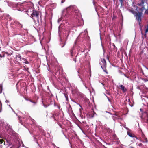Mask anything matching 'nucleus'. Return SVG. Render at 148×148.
Returning <instances> with one entry per match:
<instances>
[{"mask_svg": "<svg viewBox=\"0 0 148 148\" xmlns=\"http://www.w3.org/2000/svg\"><path fill=\"white\" fill-rule=\"evenodd\" d=\"M100 64L103 71L107 74L108 73L106 71V63L105 60L104 59H101Z\"/></svg>", "mask_w": 148, "mask_h": 148, "instance_id": "1", "label": "nucleus"}, {"mask_svg": "<svg viewBox=\"0 0 148 148\" xmlns=\"http://www.w3.org/2000/svg\"><path fill=\"white\" fill-rule=\"evenodd\" d=\"M129 11L133 14L136 17V19L140 22L141 21V14L139 12L138 14L133 10H129Z\"/></svg>", "mask_w": 148, "mask_h": 148, "instance_id": "2", "label": "nucleus"}, {"mask_svg": "<svg viewBox=\"0 0 148 148\" xmlns=\"http://www.w3.org/2000/svg\"><path fill=\"white\" fill-rule=\"evenodd\" d=\"M144 3V1H142L141 3L138 4L139 6H141V8H139V9H138L137 6H134V9L138 12H139L140 11H142L145 9L144 6L143 5Z\"/></svg>", "mask_w": 148, "mask_h": 148, "instance_id": "3", "label": "nucleus"}, {"mask_svg": "<svg viewBox=\"0 0 148 148\" xmlns=\"http://www.w3.org/2000/svg\"><path fill=\"white\" fill-rule=\"evenodd\" d=\"M39 14L38 12L36 11H33V13L31 14L32 18L33 19H34V17H36L37 18H38Z\"/></svg>", "mask_w": 148, "mask_h": 148, "instance_id": "4", "label": "nucleus"}, {"mask_svg": "<svg viewBox=\"0 0 148 148\" xmlns=\"http://www.w3.org/2000/svg\"><path fill=\"white\" fill-rule=\"evenodd\" d=\"M70 52L71 53V56L72 57H77L78 54V53H77L75 51L74 47H73V48L71 50Z\"/></svg>", "mask_w": 148, "mask_h": 148, "instance_id": "5", "label": "nucleus"}, {"mask_svg": "<svg viewBox=\"0 0 148 148\" xmlns=\"http://www.w3.org/2000/svg\"><path fill=\"white\" fill-rule=\"evenodd\" d=\"M64 38H60V41L62 42V43H64V45L61 47H63L65 45L66 43L64 41L66 40L65 39H64Z\"/></svg>", "mask_w": 148, "mask_h": 148, "instance_id": "6", "label": "nucleus"}, {"mask_svg": "<svg viewBox=\"0 0 148 148\" xmlns=\"http://www.w3.org/2000/svg\"><path fill=\"white\" fill-rule=\"evenodd\" d=\"M120 87L121 88V89L123 92H125L126 91V89L125 88L123 85H121L120 86Z\"/></svg>", "mask_w": 148, "mask_h": 148, "instance_id": "7", "label": "nucleus"}, {"mask_svg": "<svg viewBox=\"0 0 148 148\" xmlns=\"http://www.w3.org/2000/svg\"><path fill=\"white\" fill-rule=\"evenodd\" d=\"M3 140L2 139L0 140V148H2L3 145H4L5 143L3 142Z\"/></svg>", "mask_w": 148, "mask_h": 148, "instance_id": "8", "label": "nucleus"}, {"mask_svg": "<svg viewBox=\"0 0 148 148\" xmlns=\"http://www.w3.org/2000/svg\"><path fill=\"white\" fill-rule=\"evenodd\" d=\"M142 137L143 138V139H144L145 140L144 141V142H147V138L145 137L143 133H142Z\"/></svg>", "mask_w": 148, "mask_h": 148, "instance_id": "9", "label": "nucleus"}, {"mask_svg": "<svg viewBox=\"0 0 148 148\" xmlns=\"http://www.w3.org/2000/svg\"><path fill=\"white\" fill-rule=\"evenodd\" d=\"M70 7H69L67 8L66 9L64 10L63 13V15H65L66 13H67V10L68 9H69Z\"/></svg>", "mask_w": 148, "mask_h": 148, "instance_id": "10", "label": "nucleus"}, {"mask_svg": "<svg viewBox=\"0 0 148 148\" xmlns=\"http://www.w3.org/2000/svg\"><path fill=\"white\" fill-rule=\"evenodd\" d=\"M127 134L130 137H134V134H133L129 132H127Z\"/></svg>", "mask_w": 148, "mask_h": 148, "instance_id": "11", "label": "nucleus"}, {"mask_svg": "<svg viewBox=\"0 0 148 148\" xmlns=\"http://www.w3.org/2000/svg\"><path fill=\"white\" fill-rule=\"evenodd\" d=\"M16 58L18 61L21 60V56L19 55H17L16 56Z\"/></svg>", "mask_w": 148, "mask_h": 148, "instance_id": "12", "label": "nucleus"}, {"mask_svg": "<svg viewBox=\"0 0 148 148\" xmlns=\"http://www.w3.org/2000/svg\"><path fill=\"white\" fill-rule=\"evenodd\" d=\"M44 38H42V39H41L40 38V42L41 44H42V43L44 42L43 40H44Z\"/></svg>", "mask_w": 148, "mask_h": 148, "instance_id": "13", "label": "nucleus"}, {"mask_svg": "<svg viewBox=\"0 0 148 148\" xmlns=\"http://www.w3.org/2000/svg\"><path fill=\"white\" fill-rule=\"evenodd\" d=\"M2 86L1 85H0V93H2Z\"/></svg>", "mask_w": 148, "mask_h": 148, "instance_id": "14", "label": "nucleus"}, {"mask_svg": "<svg viewBox=\"0 0 148 148\" xmlns=\"http://www.w3.org/2000/svg\"><path fill=\"white\" fill-rule=\"evenodd\" d=\"M64 96L66 98V101H68V97L67 95L64 94Z\"/></svg>", "mask_w": 148, "mask_h": 148, "instance_id": "15", "label": "nucleus"}, {"mask_svg": "<svg viewBox=\"0 0 148 148\" xmlns=\"http://www.w3.org/2000/svg\"><path fill=\"white\" fill-rule=\"evenodd\" d=\"M124 0H120V3H121V5H122V4L123 3V1Z\"/></svg>", "mask_w": 148, "mask_h": 148, "instance_id": "16", "label": "nucleus"}, {"mask_svg": "<svg viewBox=\"0 0 148 148\" xmlns=\"http://www.w3.org/2000/svg\"><path fill=\"white\" fill-rule=\"evenodd\" d=\"M23 62L25 63L26 64H28L29 63L28 61L26 60H25V61L24 62Z\"/></svg>", "mask_w": 148, "mask_h": 148, "instance_id": "17", "label": "nucleus"}, {"mask_svg": "<svg viewBox=\"0 0 148 148\" xmlns=\"http://www.w3.org/2000/svg\"><path fill=\"white\" fill-rule=\"evenodd\" d=\"M9 106L11 108V109L12 110V111L14 112L15 113V111L14 110H13V109H12V107H11L10 106V105H9Z\"/></svg>", "mask_w": 148, "mask_h": 148, "instance_id": "18", "label": "nucleus"}, {"mask_svg": "<svg viewBox=\"0 0 148 148\" xmlns=\"http://www.w3.org/2000/svg\"><path fill=\"white\" fill-rule=\"evenodd\" d=\"M3 121L2 120H0V125H1V124H2Z\"/></svg>", "mask_w": 148, "mask_h": 148, "instance_id": "19", "label": "nucleus"}, {"mask_svg": "<svg viewBox=\"0 0 148 148\" xmlns=\"http://www.w3.org/2000/svg\"><path fill=\"white\" fill-rule=\"evenodd\" d=\"M61 20V18H60V19H58V23H59V22H60Z\"/></svg>", "mask_w": 148, "mask_h": 148, "instance_id": "20", "label": "nucleus"}, {"mask_svg": "<svg viewBox=\"0 0 148 148\" xmlns=\"http://www.w3.org/2000/svg\"><path fill=\"white\" fill-rule=\"evenodd\" d=\"M145 13H146L147 14H148V10L147 11V10H146V11H145Z\"/></svg>", "mask_w": 148, "mask_h": 148, "instance_id": "21", "label": "nucleus"}, {"mask_svg": "<svg viewBox=\"0 0 148 148\" xmlns=\"http://www.w3.org/2000/svg\"><path fill=\"white\" fill-rule=\"evenodd\" d=\"M33 103L34 105L36 104V102H34V101H33V103Z\"/></svg>", "mask_w": 148, "mask_h": 148, "instance_id": "22", "label": "nucleus"}, {"mask_svg": "<svg viewBox=\"0 0 148 148\" xmlns=\"http://www.w3.org/2000/svg\"><path fill=\"white\" fill-rule=\"evenodd\" d=\"M44 107H46H46H47V106H46V105H45L44 104Z\"/></svg>", "mask_w": 148, "mask_h": 148, "instance_id": "23", "label": "nucleus"}, {"mask_svg": "<svg viewBox=\"0 0 148 148\" xmlns=\"http://www.w3.org/2000/svg\"><path fill=\"white\" fill-rule=\"evenodd\" d=\"M125 127V128H126L127 130H129V129L128 128H127V127Z\"/></svg>", "mask_w": 148, "mask_h": 148, "instance_id": "24", "label": "nucleus"}, {"mask_svg": "<svg viewBox=\"0 0 148 148\" xmlns=\"http://www.w3.org/2000/svg\"><path fill=\"white\" fill-rule=\"evenodd\" d=\"M83 84L85 85V87H86V85H85V83H84V82H83Z\"/></svg>", "mask_w": 148, "mask_h": 148, "instance_id": "25", "label": "nucleus"}, {"mask_svg": "<svg viewBox=\"0 0 148 148\" xmlns=\"http://www.w3.org/2000/svg\"><path fill=\"white\" fill-rule=\"evenodd\" d=\"M64 1H63V0H62V2H62V3H63Z\"/></svg>", "mask_w": 148, "mask_h": 148, "instance_id": "26", "label": "nucleus"}, {"mask_svg": "<svg viewBox=\"0 0 148 148\" xmlns=\"http://www.w3.org/2000/svg\"><path fill=\"white\" fill-rule=\"evenodd\" d=\"M29 101H30V102H32V103H33V101H32V100H29Z\"/></svg>", "mask_w": 148, "mask_h": 148, "instance_id": "27", "label": "nucleus"}, {"mask_svg": "<svg viewBox=\"0 0 148 148\" xmlns=\"http://www.w3.org/2000/svg\"><path fill=\"white\" fill-rule=\"evenodd\" d=\"M78 38L76 39V41H77L78 40Z\"/></svg>", "mask_w": 148, "mask_h": 148, "instance_id": "28", "label": "nucleus"}, {"mask_svg": "<svg viewBox=\"0 0 148 148\" xmlns=\"http://www.w3.org/2000/svg\"><path fill=\"white\" fill-rule=\"evenodd\" d=\"M76 41H75V44H76Z\"/></svg>", "mask_w": 148, "mask_h": 148, "instance_id": "29", "label": "nucleus"}, {"mask_svg": "<svg viewBox=\"0 0 148 148\" xmlns=\"http://www.w3.org/2000/svg\"><path fill=\"white\" fill-rule=\"evenodd\" d=\"M125 75V77H127L128 78V77H127L126 76V75Z\"/></svg>", "mask_w": 148, "mask_h": 148, "instance_id": "30", "label": "nucleus"}, {"mask_svg": "<svg viewBox=\"0 0 148 148\" xmlns=\"http://www.w3.org/2000/svg\"><path fill=\"white\" fill-rule=\"evenodd\" d=\"M8 102L7 100H6V102L7 103V102Z\"/></svg>", "mask_w": 148, "mask_h": 148, "instance_id": "31", "label": "nucleus"}, {"mask_svg": "<svg viewBox=\"0 0 148 148\" xmlns=\"http://www.w3.org/2000/svg\"><path fill=\"white\" fill-rule=\"evenodd\" d=\"M102 84L103 86H104V84H103V83H102Z\"/></svg>", "mask_w": 148, "mask_h": 148, "instance_id": "32", "label": "nucleus"}, {"mask_svg": "<svg viewBox=\"0 0 148 148\" xmlns=\"http://www.w3.org/2000/svg\"><path fill=\"white\" fill-rule=\"evenodd\" d=\"M26 100H27V101H29V99H26Z\"/></svg>", "mask_w": 148, "mask_h": 148, "instance_id": "33", "label": "nucleus"}, {"mask_svg": "<svg viewBox=\"0 0 148 148\" xmlns=\"http://www.w3.org/2000/svg\"><path fill=\"white\" fill-rule=\"evenodd\" d=\"M100 39L101 40V37H100Z\"/></svg>", "mask_w": 148, "mask_h": 148, "instance_id": "34", "label": "nucleus"}, {"mask_svg": "<svg viewBox=\"0 0 148 148\" xmlns=\"http://www.w3.org/2000/svg\"><path fill=\"white\" fill-rule=\"evenodd\" d=\"M25 147V148H28L27 147Z\"/></svg>", "mask_w": 148, "mask_h": 148, "instance_id": "35", "label": "nucleus"}, {"mask_svg": "<svg viewBox=\"0 0 148 148\" xmlns=\"http://www.w3.org/2000/svg\"><path fill=\"white\" fill-rule=\"evenodd\" d=\"M22 146H24V145H22Z\"/></svg>", "mask_w": 148, "mask_h": 148, "instance_id": "36", "label": "nucleus"}, {"mask_svg": "<svg viewBox=\"0 0 148 148\" xmlns=\"http://www.w3.org/2000/svg\"><path fill=\"white\" fill-rule=\"evenodd\" d=\"M131 148H134L133 147H131Z\"/></svg>", "mask_w": 148, "mask_h": 148, "instance_id": "37", "label": "nucleus"}, {"mask_svg": "<svg viewBox=\"0 0 148 148\" xmlns=\"http://www.w3.org/2000/svg\"><path fill=\"white\" fill-rule=\"evenodd\" d=\"M103 51H104V49H103Z\"/></svg>", "mask_w": 148, "mask_h": 148, "instance_id": "38", "label": "nucleus"}, {"mask_svg": "<svg viewBox=\"0 0 148 148\" xmlns=\"http://www.w3.org/2000/svg\"><path fill=\"white\" fill-rule=\"evenodd\" d=\"M75 60V62H76V60Z\"/></svg>", "mask_w": 148, "mask_h": 148, "instance_id": "39", "label": "nucleus"}, {"mask_svg": "<svg viewBox=\"0 0 148 148\" xmlns=\"http://www.w3.org/2000/svg\"><path fill=\"white\" fill-rule=\"evenodd\" d=\"M108 99V100H109V101H110L109 99Z\"/></svg>", "mask_w": 148, "mask_h": 148, "instance_id": "40", "label": "nucleus"}, {"mask_svg": "<svg viewBox=\"0 0 148 148\" xmlns=\"http://www.w3.org/2000/svg\"><path fill=\"white\" fill-rule=\"evenodd\" d=\"M49 42V41H48V42Z\"/></svg>", "mask_w": 148, "mask_h": 148, "instance_id": "41", "label": "nucleus"}, {"mask_svg": "<svg viewBox=\"0 0 148 148\" xmlns=\"http://www.w3.org/2000/svg\"><path fill=\"white\" fill-rule=\"evenodd\" d=\"M147 69L148 70V68H147Z\"/></svg>", "mask_w": 148, "mask_h": 148, "instance_id": "42", "label": "nucleus"}, {"mask_svg": "<svg viewBox=\"0 0 148 148\" xmlns=\"http://www.w3.org/2000/svg\"><path fill=\"white\" fill-rule=\"evenodd\" d=\"M81 80L82 81V79H81Z\"/></svg>", "mask_w": 148, "mask_h": 148, "instance_id": "43", "label": "nucleus"}, {"mask_svg": "<svg viewBox=\"0 0 148 148\" xmlns=\"http://www.w3.org/2000/svg\"><path fill=\"white\" fill-rule=\"evenodd\" d=\"M147 50H148V49H147Z\"/></svg>", "mask_w": 148, "mask_h": 148, "instance_id": "44", "label": "nucleus"}]
</instances>
